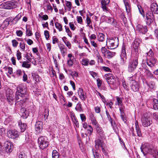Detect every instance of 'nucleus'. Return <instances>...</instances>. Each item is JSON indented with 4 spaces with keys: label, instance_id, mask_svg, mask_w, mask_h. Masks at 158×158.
<instances>
[{
    "label": "nucleus",
    "instance_id": "23",
    "mask_svg": "<svg viewBox=\"0 0 158 158\" xmlns=\"http://www.w3.org/2000/svg\"><path fill=\"white\" fill-rule=\"evenodd\" d=\"M139 40L136 39L134 40L133 43V49L135 52H138L139 48Z\"/></svg>",
    "mask_w": 158,
    "mask_h": 158
},
{
    "label": "nucleus",
    "instance_id": "14",
    "mask_svg": "<svg viewBox=\"0 0 158 158\" xmlns=\"http://www.w3.org/2000/svg\"><path fill=\"white\" fill-rule=\"evenodd\" d=\"M101 2V7L104 11L107 12L109 9L108 6L110 2V0H100Z\"/></svg>",
    "mask_w": 158,
    "mask_h": 158
},
{
    "label": "nucleus",
    "instance_id": "46",
    "mask_svg": "<svg viewBox=\"0 0 158 158\" xmlns=\"http://www.w3.org/2000/svg\"><path fill=\"white\" fill-rule=\"evenodd\" d=\"M89 63V60L87 59H84L81 61L82 64L84 66H88Z\"/></svg>",
    "mask_w": 158,
    "mask_h": 158
},
{
    "label": "nucleus",
    "instance_id": "41",
    "mask_svg": "<svg viewBox=\"0 0 158 158\" xmlns=\"http://www.w3.org/2000/svg\"><path fill=\"white\" fill-rule=\"evenodd\" d=\"M124 4L126 11L127 13H129L130 12L131 9L130 5L129 3L127 2H124Z\"/></svg>",
    "mask_w": 158,
    "mask_h": 158
},
{
    "label": "nucleus",
    "instance_id": "18",
    "mask_svg": "<svg viewBox=\"0 0 158 158\" xmlns=\"http://www.w3.org/2000/svg\"><path fill=\"white\" fill-rule=\"evenodd\" d=\"M136 30L143 34H145L148 31L146 26H143L140 24L137 26Z\"/></svg>",
    "mask_w": 158,
    "mask_h": 158
},
{
    "label": "nucleus",
    "instance_id": "1",
    "mask_svg": "<svg viewBox=\"0 0 158 158\" xmlns=\"http://www.w3.org/2000/svg\"><path fill=\"white\" fill-rule=\"evenodd\" d=\"M118 39L117 37L107 38L106 45L108 49H112L117 48L118 45Z\"/></svg>",
    "mask_w": 158,
    "mask_h": 158
},
{
    "label": "nucleus",
    "instance_id": "44",
    "mask_svg": "<svg viewBox=\"0 0 158 158\" xmlns=\"http://www.w3.org/2000/svg\"><path fill=\"white\" fill-rule=\"evenodd\" d=\"M122 98H121L116 97L117 104L119 106H122Z\"/></svg>",
    "mask_w": 158,
    "mask_h": 158
},
{
    "label": "nucleus",
    "instance_id": "43",
    "mask_svg": "<svg viewBox=\"0 0 158 158\" xmlns=\"http://www.w3.org/2000/svg\"><path fill=\"white\" fill-rule=\"evenodd\" d=\"M108 51L104 47H102L101 49V52L105 57L106 56L107 53Z\"/></svg>",
    "mask_w": 158,
    "mask_h": 158
},
{
    "label": "nucleus",
    "instance_id": "25",
    "mask_svg": "<svg viewBox=\"0 0 158 158\" xmlns=\"http://www.w3.org/2000/svg\"><path fill=\"white\" fill-rule=\"evenodd\" d=\"M89 119L90 120L92 124L95 126V127L99 125L98 123V122L96 121L95 118L94 116V115L92 114H90Z\"/></svg>",
    "mask_w": 158,
    "mask_h": 158
},
{
    "label": "nucleus",
    "instance_id": "54",
    "mask_svg": "<svg viewBox=\"0 0 158 158\" xmlns=\"http://www.w3.org/2000/svg\"><path fill=\"white\" fill-rule=\"evenodd\" d=\"M147 58H148V56L150 57L151 58H154L153 56H154V54L152 50L150 49L148 52L147 53Z\"/></svg>",
    "mask_w": 158,
    "mask_h": 158
},
{
    "label": "nucleus",
    "instance_id": "26",
    "mask_svg": "<svg viewBox=\"0 0 158 158\" xmlns=\"http://www.w3.org/2000/svg\"><path fill=\"white\" fill-rule=\"evenodd\" d=\"M59 47L62 56L64 57L67 53L66 48L64 45L62 44L59 45Z\"/></svg>",
    "mask_w": 158,
    "mask_h": 158
},
{
    "label": "nucleus",
    "instance_id": "12",
    "mask_svg": "<svg viewBox=\"0 0 158 158\" xmlns=\"http://www.w3.org/2000/svg\"><path fill=\"white\" fill-rule=\"evenodd\" d=\"M141 120L142 125L144 127H148L152 123L151 118L147 116H143Z\"/></svg>",
    "mask_w": 158,
    "mask_h": 158
},
{
    "label": "nucleus",
    "instance_id": "22",
    "mask_svg": "<svg viewBox=\"0 0 158 158\" xmlns=\"http://www.w3.org/2000/svg\"><path fill=\"white\" fill-rule=\"evenodd\" d=\"M95 129L97 132L102 138H104L105 137V134L104 132L102 130V127L99 125L95 127Z\"/></svg>",
    "mask_w": 158,
    "mask_h": 158
},
{
    "label": "nucleus",
    "instance_id": "20",
    "mask_svg": "<svg viewBox=\"0 0 158 158\" xmlns=\"http://www.w3.org/2000/svg\"><path fill=\"white\" fill-rule=\"evenodd\" d=\"M151 11L155 14H158V6L156 3H152L150 6Z\"/></svg>",
    "mask_w": 158,
    "mask_h": 158
},
{
    "label": "nucleus",
    "instance_id": "15",
    "mask_svg": "<svg viewBox=\"0 0 158 158\" xmlns=\"http://www.w3.org/2000/svg\"><path fill=\"white\" fill-rule=\"evenodd\" d=\"M4 146L5 151L7 152H10L13 150V146L10 142L8 141L5 142L4 143Z\"/></svg>",
    "mask_w": 158,
    "mask_h": 158
},
{
    "label": "nucleus",
    "instance_id": "38",
    "mask_svg": "<svg viewBox=\"0 0 158 158\" xmlns=\"http://www.w3.org/2000/svg\"><path fill=\"white\" fill-rule=\"evenodd\" d=\"M145 69V73L146 74L147 76L149 77L152 78L153 76V74L151 73L150 71L148 69Z\"/></svg>",
    "mask_w": 158,
    "mask_h": 158
},
{
    "label": "nucleus",
    "instance_id": "7",
    "mask_svg": "<svg viewBox=\"0 0 158 158\" xmlns=\"http://www.w3.org/2000/svg\"><path fill=\"white\" fill-rule=\"evenodd\" d=\"M152 147L148 143L142 144L140 147V149L144 156H146L148 153L151 152Z\"/></svg>",
    "mask_w": 158,
    "mask_h": 158
},
{
    "label": "nucleus",
    "instance_id": "4",
    "mask_svg": "<svg viewBox=\"0 0 158 158\" xmlns=\"http://www.w3.org/2000/svg\"><path fill=\"white\" fill-rule=\"evenodd\" d=\"M47 138L45 136H40L38 139V142L40 149L43 150L47 148L49 143Z\"/></svg>",
    "mask_w": 158,
    "mask_h": 158
},
{
    "label": "nucleus",
    "instance_id": "59",
    "mask_svg": "<svg viewBox=\"0 0 158 158\" xmlns=\"http://www.w3.org/2000/svg\"><path fill=\"white\" fill-rule=\"evenodd\" d=\"M66 5L69 9V11H70L72 6L71 2L69 1H66Z\"/></svg>",
    "mask_w": 158,
    "mask_h": 158
},
{
    "label": "nucleus",
    "instance_id": "45",
    "mask_svg": "<svg viewBox=\"0 0 158 158\" xmlns=\"http://www.w3.org/2000/svg\"><path fill=\"white\" fill-rule=\"evenodd\" d=\"M52 158H59V154L56 150H53L52 153Z\"/></svg>",
    "mask_w": 158,
    "mask_h": 158
},
{
    "label": "nucleus",
    "instance_id": "64",
    "mask_svg": "<svg viewBox=\"0 0 158 158\" xmlns=\"http://www.w3.org/2000/svg\"><path fill=\"white\" fill-rule=\"evenodd\" d=\"M44 34L46 38V39L47 40H48L49 38V32L48 31H44Z\"/></svg>",
    "mask_w": 158,
    "mask_h": 158
},
{
    "label": "nucleus",
    "instance_id": "56",
    "mask_svg": "<svg viewBox=\"0 0 158 158\" xmlns=\"http://www.w3.org/2000/svg\"><path fill=\"white\" fill-rule=\"evenodd\" d=\"M25 44L23 42H21L19 44L20 48L23 51H24L25 49Z\"/></svg>",
    "mask_w": 158,
    "mask_h": 158
},
{
    "label": "nucleus",
    "instance_id": "27",
    "mask_svg": "<svg viewBox=\"0 0 158 158\" xmlns=\"http://www.w3.org/2000/svg\"><path fill=\"white\" fill-rule=\"evenodd\" d=\"M135 129L137 135L139 137H141L142 136V133L141 130L139 127L138 123L137 121H136L135 122Z\"/></svg>",
    "mask_w": 158,
    "mask_h": 158
},
{
    "label": "nucleus",
    "instance_id": "16",
    "mask_svg": "<svg viewBox=\"0 0 158 158\" xmlns=\"http://www.w3.org/2000/svg\"><path fill=\"white\" fill-rule=\"evenodd\" d=\"M7 136L11 139H15L19 137V134L18 131L15 130H10L7 132Z\"/></svg>",
    "mask_w": 158,
    "mask_h": 158
},
{
    "label": "nucleus",
    "instance_id": "6",
    "mask_svg": "<svg viewBox=\"0 0 158 158\" xmlns=\"http://www.w3.org/2000/svg\"><path fill=\"white\" fill-rule=\"evenodd\" d=\"M138 59H134L129 61L127 71L128 72L131 73L136 68L138 65Z\"/></svg>",
    "mask_w": 158,
    "mask_h": 158
},
{
    "label": "nucleus",
    "instance_id": "53",
    "mask_svg": "<svg viewBox=\"0 0 158 158\" xmlns=\"http://www.w3.org/2000/svg\"><path fill=\"white\" fill-rule=\"evenodd\" d=\"M106 114L111 124H113V120L111 118L109 113L107 110H106Z\"/></svg>",
    "mask_w": 158,
    "mask_h": 158
},
{
    "label": "nucleus",
    "instance_id": "28",
    "mask_svg": "<svg viewBox=\"0 0 158 158\" xmlns=\"http://www.w3.org/2000/svg\"><path fill=\"white\" fill-rule=\"evenodd\" d=\"M19 126L20 128L21 131L23 132L26 129L27 125L25 123H22L21 121H19L18 122Z\"/></svg>",
    "mask_w": 158,
    "mask_h": 158
},
{
    "label": "nucleus",
    "instance_id": "60",
    "mask_svg": "<svg viewBox=\"0 0 158 158\" xmlns=\"http://www.w3.org/2000/svg\"><path fill=\"white\" fill-rule=\"evenodd\" d=\"M96 56L98 59V62L100 63H102L103 61V60L101 56L98 54Z\"/></svg>",
    "mask_w": 158,
    "mask_h": 158
},
{
    "label": "nucleus",
    "instance_id": "63",
    "mask_svg": "<svg viewBox=\"0 0 158 158\" xmlns=\"http://www.w3.org/2000/svg\"><path fill=\"white\" fill-rule=\"evenodd\" d=\"M77 22L81 24L82 23V19L81 16H77Z\"/></svg>",
    "mask_w": 158,
    "mask_h": 158
},
{
    "label": "nucleus",
    "instance_id": "55",
    "mask_svg": "<svg viewBox=\"0 0 158 158\" xmlns=\"http://www.w3.org/2000/svg\"><path fill=\"white\" fill-rule=\"evenodd\" d=\"M75 109L78 111L81 112L82 110V108L81 107V105L80 103H78L77 105V106L75 108Z\"/></svg>",
    "mask_w": 158,
    "mask_h": 158
},
{
    "label": "nucleus",
    "instance_id": "49",
    "mask_svg": "<svg viewBox=\"0 0 158 158\" xmlns=\"http://www.w3.org/2000/svg\"><path fill=\"white\" fill-rule=\"evenodd\" d=\"M137 7L140 14L142 15L143 17H145V14L144 13V11L141 6L139 5H137Z\"/></svg>",
    "mask_w": 158,
    "mask_h": 158
},
{
    "label": "nucleus",
    "instance_id": "31",
    "mask_svg": "<svg viewBox=\"0 0 158 158\" xmlns=\"http://www.w3.org/2000/svg\"><path fill=\"white\" fill-rule=\"evenodd\" d=\"M72 118L73 123L74 124L76 127L77 128H78L79 127V123L75 115L74 114H73Z\"/></svg>",
    "mask_w": 158,
    "mask_h": 158
},
{
    "label": "nucleus",
    "instance_id": "51",
    "mask_svg": "<svg viewBox=\"0 0 158 158\" xmlns=\"http://www.w3.org/2000/svg\"><path fill=\"white\" fill-rule=\"evenodd\" d=\"M93 154L94 158H100L99 153L96 150L93 151Z\"/></svg>",
    "mask_w": 158,
    "mask_h": 158
},
{
    "label": "nucleus",
    "instance_id": "8",
    "mask_svg": "<svg viewBox=\"0 0 158 158\" xmlns=\"http://www.w3.org/2000/svg\"><path fill=\"white\" fill-rule=\"evenodd\" d=\"M153 13H154L150 11H148L146 13L145 21L148 25H150L154 19Z\"/></svg>",
    "mask_w": 158,
    "mask_h": 158
},
{
    "label": "nucleus",
    "instance_id": "61",
    "mask_svg": "<svg viewBox=\"0 0 158 158\" xmlns=\"http://www.w3.org/2000/svg\"><path fill=\"white\" fill-rule=\"evenodd\" d=\"M16 56L18 60H19L21 58V53L20 51L18 50L17 51L16 53Z\"/></svg>",
    "mask_w": 158,
    "mask_h": 158
},
{
    "label": "nucleus",
    "instance_id": "32",
    "mask_svg": "<svg viewBox=\"0 0 158 158\" xmlns=\"http://www.w3.org/2000/svg\"><path fill=\"white\" fill-rule=\"evenodd\" d=\"M18 4V1H10V9L16 8Z\"/></svg>",
    "mask_w": 158,
    "mask_h": 158
},
{
    "label": "nucleus",
    "instance_id": "29",
    "mask_svg": "<svg viewBox=\"0 0 158 158\" xmlns=\"http://www.w3.org/2000/svg\"><path fill=\"white\" fill-rule=\"evenodd\" d=\"M21 17V15L19 14L13 19L12 21H11V20H9V19H7L6 20V22H8V24H9L10 22H12V21H15V24L20 19Z\"/></svg>",
    "mask_w": 158,
    "mask_h": 158
},
{
    "label": "nucleus",
    "instance_id": "11",
    "mask_svg": "<svg viewBox=\"0 0 158 158\" xmlns=\"http://www.w3.org/2000/svg\"><path fill=\"white\" fill-rule=\"evenodd\" d=\"M7 100L10 105L13 104L14 100V94L13 91L11 89H9L6 92Z\"/></svg>",
    "mask_w": 158,
    "mask_h": 158
},
{
    "label": "nucleus",
    "instance_id": "9",
    "mask_svg": "<svg viewBox=\"0 0 158 158\" xmlns=\"http://www.w3.org/2000/svg\"><path fill=\"white\" fill-rule=\"evenodd\" d=\"M26 99V96L25 95H22V94H19L18 92H16L15 98L16 102H20L21 104H23L25 102Z\"/></svg>",
    "mask_w": 158,
    "mask_h": 158
},
{
    "label": "nucleus",
    "instance_id": "42",
    "mask_svg": "<svg viewBox=\"0 0 158 158\" xmlns=\"http://www.w3.org/2000/svg\"><path fill=\"white\" fill-rule=\"evenodd\" d=\"M86 23L87 24V26L89 27L90 28H93V27L91 23V21L90 18L88 16H87L86 19Z\"/></svg>",
    "mask_w": 158,
    "mask_h": 158
},
{
    "label": "nucleus",
    "instance_id": "10",
    "mask_svg": "<svg viewBox=\"0 0 158 158\" xmlns=\"http://www.w3.org/2000/svg\"><path fill=\"white\" fill-rule=\"evenodd\" d=\"M125 49L124 45H123L122 47V52L120 55L121 58L120 64L122 65L124 64L125 63L127 59Z\"/></svg>",
    "mask_w": 158,
    "mask_h": 158
},
{
    "label": "nucleus",
    "instance_id": "13",
    "mask_svg": "<svg viewBox=\"0 0 158 158\" xmlns=\"http://www.w3.org/2000/svg\"><path fill=\"white\" fill-rule=\"evenodd\" d=\"M156 61L157 60L154 58H151L149 59L147 58L146 63L153 70L155 69V65Z\"/></svg>",
    "mask_w": 158,
    "mask_h": 158
},
{
    "label": "nucleus",
    "instance_id": "36",
    "mask_svg": "<svg viewBox=\"0 0 158 158\" xmlns=\"http://www.w3.org/2000/svg\"><path fill=\"white\" fill-rule=\"evenodd\" d=\"M105 35L103 34L99 33L98 35V40L99 41L102 42L104 40V37Z\"/></svg>",
    "mask_w": 158,
    "mask_h": 158
},
{
    "label": "nucleus",
    "instance_id": "39",
    "mask_svg": "<svg viewBox=\"0 0 158 158\" xmlns=\"http://www.w3.org/2000/svg\"><path fill=\"white\" fill-rule=\"evenodd\" d=\"M115 54V53L112 52L109 50L107 53L106 56L105 57L108 59L114 56Z\"/></svg>",
    "mask_w": 158,
    "mask_h": 158
},
{
    "label": "nucleus",
    "instance_id": "3",
    "mask_svg": "<svg viewBox=\"0 0 158 158\" xmlns=\"http://www.w3.org/2000/svg\"><path fill=\"white\" fill-rule=\"evenodd\" d=\"M128 82L131 89L134 92L137 91L139 89V85L135 80L133 77L128 78Z\"/></svg>",
    "mask_w": 158,
    "mask_h": 158
},
{
    "label": "nucleus",
    "instance_id": "50",
    "mask_svg": "<svg viewBox=\"0 0 158 158\" xmlns=\"http://www.w3.org/2000/svg\"><path fill=\"white\" fill-rule=\"evenodd\" d=\"M63 41L69 49H70L71 48V44L68 41L65 40H63Z\"/></svg>",
    "mask_w": 158,
    "mask_h": 158
},
{
    "label": "nucleus",
    "instance_id": "17",
    "mask_svg": "<svg viewBox=\"0 0 158 158\" xmlns=\"http://www.w3.org/2000/svg\"><path fill=\"white\" fill-rule=\"evenodd\" d=\"M43 122L41 121H37L35 124V131L37 134H40L42 132L43 129Z\"/></svg>",
    "mask_w": 158,
    "mask_h": 158
},
{
    "label": "nucleus",
    "instance_id": "30",
    "mask_svg": "<svg viewBox=\"0 0 158 158\" xmlns=\"http://www.w3.org/2000/svg\"><path fill=\"white\" fill-rule=\"evenodd\" d=\"M119 110L120 112V116L122 119L124 121V118H125L124 115V109L125 107L124 106H121L119 107Z\"/></svg>",
    "mask_w": 158,
    "mask_h": 158
},
{
    "label": "nucleus",
    "instance_id": "34",
    "mask_svg": "<svg viewBox=\"0 0 158 158\" xmlns=\"http://www.w3.org/2000/svg\"><path fill=\"white\" fill-rule=\"evenodd\" d=\"M26 34L28 36H31L33 35L31 27H27L26 29Z\"/></svg>",
    "mask_w": 158,
    "mask_h": 158
},
{
    "label": "nucleus",
    "instance_id": "2",
    "mask_svg": "<svg viewBox=\"0 0 158 158\" xmlns=\"http://www.w3.org/2000/svg\"><path fill=\"white\" fill-rule=\"evenodd\" d=\"M105 79L110 87L116 88L118 85V83L115 77L111 73H108L105 75Z\"/></svg>",
    "mask_w": 158,
    "mask_h": 158
},
{
    "label": "nucleus",
    "instance_id": "62",
    "mask_svg": "<svg viewBox=\"0 0 158 158\" xmlns=\"http://www.w3.org/2000/svg\"><path fill=\"white\" fill-rule=\"evenodd\" d=\"M12 42L13 46L16 47L18 44V42L15 40H12Z\"/></svg>",
    "mask_w": 158,
    "mask_h": 158
},
{
    "label": "nucleus",
    "instance_id": "57",
    "mask_svg": "<svg viewBox=\"0 0 158 158\" xmlns=\"http://www.w3.org/2000/svg\"><path fill=\"white\" fill-rule=\"evenodd\" d=\"M157 151L155 149H152V148L151 149V152H149V153H150L153 155L154 157V156L156 155Z\"/></svg>",
    "mask_w": 158,
    "mask_h": 158
},
{
    "label": "nucleus",
    "instance_id": "19",
    "mask_svg": "<svg viewBox=\"0 0 158 158\" xmlns=\"http://www.w3.org/2000/svg\"><path fill=\"white\" fill-rule=\"evenodd\" d=\"M78 95L82 100H85L86 98V94L84 93L82 89L79 88L78 91Z\"/></svg>",
    "mask_w": 158,
    "mask_h": 158
},
{
    "label": "nucleus",
    "instance_id": "58",
    "mask_svg": "<svg viewBox=\"0 0 158 158\" xmlns=\"http://www.w3.org/2000/svg\"><path fill=\"white\" fill-rule=\"evenodd\" d=\"M19 158H27V156L24 153L20 152L19 156Z\"/></svg>",
    "mask_w": 158,
    "mask_h": 158
},
{
    "label": "nucleus",
    "instance_id": "24",
    "mask_svg": "<svg viewBox=\"0 0 158 158\" xmlns=\"http://www.w3.org/2000/svg\"><path fill=\"white\" fill-rule=\"evenodd\" d=\"M10 1L4 2L0 5V8L10 9Z\"/></svg>",
    "mask_w": 158,
    "mask_h": 158
},
{
    "label": "nucleus",
    "instance_id": "5",
    "mask_svg": "<svg viewBox=\"0 0 158 158\" xmlns=\"http://www.w3.org/2000/svg\"><path fill=\"white\" fill-rule=\"evenodd\" d=\"M95 148L98 150L99 148H101L102 152L105 155H106L107 153L105 151L106 145L103 140L100 138L98 139L95 141Z\"/></svg>",
    "mask_w": 158,
    "mask_h": 158
},
{
    "label": "nucleus",
    "instance_id": "21",
    "mask_svg": "<svg viewBox=\"0 0 158 158\" xmlns=\"http://www.w3.org/2000/svg\"><path fill=\"white\" fill-rule=\"evenodd\" d=\"M17 91L16 92H18L19 93V94H22V95H27L25 94L26 92V89H25L23 88V86L22 85H19L17 86Z\"/></svg>",
    "mask_w": 158,
    "mask_h": 158
},
{
    "label": "nucleus",
    "instance_id": "48",
    "mask_svg": "<svg viewBox=\"0 0 158 158\" xmlns=\"http://www.w3.org/2000/svg\"><path fill=\"white\" fill-rule=\"evenodd\" d=\"M87 128L88 133L89 135H90L93 132V127L90 125H89L88 126V127Z\"/></svg>",
    "mask_w": 158,
    "mask_h": 158
},
{
    "label": "nucleus",
    "instance_id": "40",
    "mask_svg": "<svg viewBox=\"0 0 158 158\" xmlns=\"http://www.w3.org/2000/svg\"><path fill=\"white\" fill-rule=\"evenodd\" d=\"M55 24L56 28L59 30V31H61L63 30L62 26L60 24L56 22Z\"/></svg>",
    "mask_w": 158,
    "mask_h": 158
},
{
    "label": "nucleus",
    "instance_id": "35",
    "mask_svg": "<svg viewBox=\"0 0 158 158\" xmlns=\"http://www.w3.org/2000/svg\"><path fill=\"white\" fill-rule=\"evenodd\" d=\"M106 21L107 23L112 24L113 26H114L116 24V22H115V20L112 18L108 17Z\"/></svg>",
    "mask_w": 158,
    "mask_h": 158
},
{
    "label": "nucleus",
    "instance_id": "52",
    "mask_svg": "<svg viewBox=\"0 0 158 158\" xmlns=\"http://www.w3.org/2000/svg\"><path fill=\"white\" fill-rule=\"evenodd\" d=\"M145 83L147 85L149 86V87L151 89H152L154 87L155 84L152 81L150 82L148 84L146 81H145Z\"/></svg>",
    "mask_w": 158,
    "mask_h": 158
},
{
    "label": "nucleus",
    "instance_id": "33",
    "mask_svg": "<svg viewBox=\"0 0 158 158\" xmlns=\"http://www.w3.org/2000/svg\"><path fill=\"white\" fill-rule=\"evenodd\" d=\"M22 66L24 68L29 69L31 67V64L28 61H24L22 63Z\"/></svg>",
    "mask_w": 158,
    "mask_h": 158
},
{
    "label": "nucleus",
    "instance_id": "47",
    "mask_svg": "<svg viewBox=\"0 0 158 158\" xmlns=\"http://www.w3.org/2000/svg\"><path fill=\"white\" fill-rule=\"evenodd\" d=\"M64 27L65 29L66 32L67 33L68 35L70 37H72V34L71 31H70L69 28L67 27L66 25L64 26Z\"/></svg>",
    "mask_w": 158,
    "mask_h": 158
},
{
    "label": "nucleus",
    "instance_id": "37",
    "mask_svg": "<svg viewBox=\"0 0 158 158\" xmlns=\"http://www.w3.org/2000/svg\"><path fill=\"white\" fill-rule=\"evenodd\" d=\"M32 76L36 82H37L39 81V77L37 74L36 73H32Z\"/></svg>",
    "mask_w": 158,
    "mask_h": 158
}]
</instances>
